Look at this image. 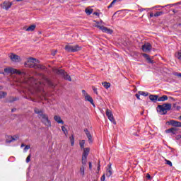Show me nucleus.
Returning a JSON list of instances; mask_svg holds the SVG:
<instances>
[{
	"mask_svg": "<svg viewBox=\"0 0 181 181\" xmlns=\"http://www.w3.org/2000/svg\"><path fill=\"white\" fill-rule=\"evenodd\" d=\"M35 114H37V118L40 120L42 124L47 127V128H50L52 127V122L49 119V115L37 107L34 108Z\"/></svg>",
	"mask_w": 181,
	"mask_h": 181,
	"instance_id": "nucleus-1",
	"label": "nucleus"
},
{
	"mask_svg": "<svg viewBox=\"0 0 181 181\" xmlns=\"http://www.w3.org/2000/svg\"><path fill=\"white\" fill-rule=\"evenodd\" d=\"M172 109V104L163 103V105H158L157 107V111L160 112L161 115H166L168 111H170Z\"/></svg>",
	"mask_w": 181,
	"mask_h": 181,
	"instance_id": "nucleus-2",
	"label": "nucleus"
},
{
	"mask_svg": "<svg viewBox=\"0 0 181 181\" xmlns=\"http://www.w3.org/2000/svg\"><path fill=\"white\" fill-rule=\"evenodd\" d=\"M52 71L53 73H54V74H57V76H63L64 80H67V81H71V76H70V75H68L67 72L64 71V70L53 69Z\"/></svg>",
	"mask_w": 181,
	"mask_h": 181,
	"instance_id": "nucleus-3",
	"label": "nucleus"
},
{
	"mask_svg": "<svg viewBox=\"0 0 181 181\" xmlns=\"http://www.w3.org/2000/svg\"><path fill=\"white\" fill-rule=\"evenodd\" d=\"M95 28H98V29L102 30L103 33H107L108 35H112L114 32L112 29L105 27L103 25H96Z\"/></svg>",
	"mask_w": 181,
	"mask_h": 181,
	"instance_id": "nucleus-4",
	"label": "nucleus"
},
{
	"mask_svg": "<svg viewBox=\"0 0 181 181\" xmlns=\"http://www.w3.org/2000/svg\"><path fill=\"white\" fill-rule=\"evenodd\" d=\"M12 5H13V2L5 1L0 4V6L1 9H4L5 11H9V9H11V8L12 7Z\"/></svg>",
	"mask_w": 181,
	"mask_h": 181,
	"instance_id": "nucleus-5",
	"label": "nucleus"
},
{
	"mask_svg": "<svg viewBox=\"0 0 181 181\" xmlns=\"http://www.w3.org/2000/svg\"><path fill=\"white\" fill-rule=\"evenodd\" d=\"M106 115L108 119L114 124V125H117V122L114 118V115H112V112L110 109L106 110Z\"/></svg>",
	"mask_w": 181,
	"mask_h": 181,
	"instance_id": "nucleus-6",
	"label": "nucleus"
},
{
	"mask_svg": "<svg viewBox=\"0 0 181 181\" xmlns=\"http://www.w3.org/2000/svg\"><path fill=\"white\" fill-rule=\"evenodd\" d=\"M141 49L143 52L148 53V52H151V50H152V45L149 42H146L142 45Z\"/></svg>",
	"mask_w": 181,
	"mask_h": 181,
	"instance_id": "nucleus-7",
	"label": "nucleus"
},
{
	"mask_svg": "<svg viewBox=\"0 0 181 181\" xmlns=\"http://www.w3.org/2000/svg\"><path fill=\"white\" fill-rule=\"evenodd\" d=\"M171 127H175V128H181V122L176 120H170L167 122Z\"/></svg>",
	"mask_w": 181,
	"mask_h": 181,
	"instance_id": "nucleus-8",
	"label": "nucleus"
},
{
	"mask_svg": "<svg viewBox=\"0 0 181 181\" xmlns=\"http://www.w3.org/2000/svg\"><path fill=\"white\" fill-rule=\"evenodd\" d=\"M9 58L11 62H14L15 63H19V62H21V57L15 54H11Z\"/></svg>",
	"mask_w": 181,
	"mask_h": 181,
	"instance_id": "nucleus-9",
	"label": "nucleus"
},
{
	"mask_svg": "<svg viewBox=\"0 0 181 181\" xmlns=\"http://www.w3.org/2000/svg\"><path fill=\"white\" fill-rule=\"evenodd\" d=\"M19 136H7L6 139V144H11V142H13L14 141H16V139H18Z\"/></svg>",
	"mask_w": 181,
	"mask_h": 181,
	"instance_id": "nucleus-10",
	"label": "nucleus"
},
{
	"mask_svg": "<svg viewBox=\"0 0 181 181\" xmlns=\"http://www.w3.org/2000/svg\"><path fill=\"white\" fill-rule=\"evenodd\" d=\"M84 132L88 139L89 144H93V136L91 135V133H90L88 129H84Z\"/></svg>",
	"mask_w": 181,
	"mask_h": 181,
	"instance_id": "nucleus-11",
	"label": "nucleus"
},
{
	"mask_svg": "<svg viewBox=\"0 0 181 181\" xmlns=\"http://www.w3.org/2000/svg\"><path fill=\"white\" fill-rule=\"evenodd\" d=\"M29 67L33 68L34 69H40V70H45V69H46L45 66L43 65H40V64H31L29 65Z\"/></svg>",
	"mask_w": 181,
	"mask_h": 181,
	"instance_id": "nucleus-12",
	"label": "nucleus"
},
{
	"mask_svg": "<svg viewBox=\"0 0 181 181\" xmlns=\"http://www.w3.org/2000/svg\"><path fill=\"white\" fill-rule=\"evenodd\" d=\"M29 82L31 83L32 86H43L42 83H40L39 81H35V78H30L29 79Z\"/></svg>",
	"mask_w": 181,
	"mask_h": 181,
	"instance_id": "nucleus-13",
	"label": "nucleus"
},
{
	"mask_svg": "<svg viewBox=\"0 0 181 181\" xmlns=\"http://www.w3.org/2000/svg\"><path fill=\"white\" fill-rule=\"evenodd\" d=\"M107 168L106 170V176L107 177H111L112 176V168H111V165H107Z\"/></svg>",
	"mask_w": 181,
	"mask_h": 181,
	"instance_id": "nucleus-14",
	"label": "nucleus"
},
{
	"mask_svg": "<svg viewBox=\"0 0 181 181\" xmlns=\"http://www.w3.org/2000/svg\"><path fill=\"white\" fill-rule=\"evenodd\" d=\"M4 73H6L7 74H15V69L11 67L5 68Z\"/></svg>",
	"mask_w": 181,
	"mask_h": 181,
	"instance_id": "nucleus-15",
	"label": "nucleus"
},
{
	"mask_svg": "<svg viewBox=\"0 0 181 181\" xmlns=\"http://www.w3.org/2000/svg\"><path fill=\"white\" fill-rule=\"evenodd\" d=\"M177 131V129L175 127L170 128L168 129L165 130L166 134H173V135H176V132Z\"/></svg>",
	"mask_w": 181,
	"mask_h": 181,
	"instance_id": "nucleus-16",
	"label": "nucleus"
},
{
	"mask_svg": "<svg viewBox=\"0 0 181 181\" xmlns=\"http://www.w3.org/2000/svg\"><path fill=\"white\" fill-rule=\"evenodd\" d=\"M159 98V95H149V100L152 101L153 103H156Z\"/></svg>",
	"mask_w": 181,
	"mask_h": 181,
	"instance_id": "nucleus-17",
	"label": "nucleus"
},
{
	"mask_svg": "<svg viewBox=\"0 0 181 181\" xmlns=\"http://www.w3.org/2000/svg\"><path fill=\"white\" fill-rule=\"evenodd\" d=\"M64 49L69 53H73V52H74V50L73 49V46L69 44L65 46Z\"/></svg>",
	"mask_w": 181,
	"mask_h": 181,
	"instance_id": "nucleus-18",
	"label": "nucleus"
},
{
	"mask_svg": "<svg viewBox=\"0 0 181 181\" xmlns=\"http://www.w3.org/2000/svg\"><path fill=\"white\" fill-rule=\"evenodd\" d=\"M54 121H56V122H57L58 124H62L63 125V124H64V122L62 119V117H60V116L58 115H55L54 117Z\"/></svg>",
	"mask_w": 181,
	"mask_h": 181,
	"instance_id": "nucleus-19",
	"label": "nucleus"
},
{
	"mask_svg": "<svg viewBox=\"0 0 181 181\" xmlns=\"http://www.w3.org/2000/svg\"><path fill=\"white\" fill-rule=\"evenodd\" d=\"M85 101H88V103H90L92 105H94V100H93V98L90 95H88L84 97Z\"/></svg>",
	"mask_w": 181,
	"mask_h": 181,
	"instance_id": "nucleus-20",
	"label": "nucleus"
},
{
	"mask_svg": "<svg viewBox=\"0 0 181 181\" xmlns=\"http://www.w3.org/2000/svg\"><path fill=\"white\" fill-rule=\"evenodd\" d=\"M88 153H90V148H83V152L82 154L83 158H87L88 156Z\"/></svg>",
	"mask_w": 181,
	"mask_h": 181,
	"instance_id": "nucleus-21",
	"label": "nucleus"
},
{
	"mask_svg": "<svg viewBox=\"0 0 181 181\" xmlns=\"http://www.w3.org/2000/svg\"><path fill=\"white\" fill-rule=\"evenodd\" d=\"M72 49H73V53H76V52H80V50H81L82 47L81 46H79L78 45H76L72 46Z\"/></svg>",
	"mask_w": 181,
	"mask_h": 181,
	"instance_id": "nucleus-22",
	"label": "nucleus"
},
{
	"mask_svg": "<svg viewBox=\"0 0 181 181\" xmlns=\"http://www.w3.org/2000/svg\"><path fill=\"white\" fill-rule=\"evenodd\" d=\"M36 29V25H31L28 28H26V32H33Z\"/></svg>",
	"mask_w": 181,
	"mask_h": 181,
	"instance_id": "nucleus-23",
	"label": "nucleus"
},
{
	"mask_svg": "<svg viewBox=\"0 0 181 181\" xmlns=\"http://www.w3.org/2000/svg\"><path fill=\"white\" fill-rule=\"evenodd\" d=\"M143 56L144 57H145V59H146L148 63H151V64H153V61L149 57V55H148L147 54H143Z\"/></svg>",
	"mask_w": 181,
	"mask_h": 181,
	"instance_id": "nucleus-24",
	"label": "nucleus"
},
{
	"mask_svg": "<svg viewBox=\"0 0 181 181\" xmlns=\"http://www.w3.org/2000/svg\"><path fill=\"white\" fill-rule=\"evenodd\" d=\"M158 101H160V102L168 101V95H164L158 98Z\"/></svg>",
	"mask_w": 181,
	"mask_h": 181,
	"instance_id": "nucleus-25",
	"label": "nucleus"
},
{
	"mask_svg": "<svg viewBox=\"0 0 181 181\" xmlns=\"http://www.w3.org/2000/svg\"><path fill=\"white\" fill-rule=\"evenodd\" d=\"M102 86H103V87H105V88H106V90H108V88H110V87H111V83H110L108 82H103Z\"/></svg>",
	"mask_w": 181,
	"mask_h": 181,
	"instance_id": "nucleus-26",
	"label": "nucleus"
},
{
	"mask_svg": "<svg viewBox=\"0 0 181 181\" xmlns=\"http://www.w3.org/2000/svg\"><path fill=\"white\" fill-rule=\"evenodd\" d=\"M6 95H8V93L0 91V100H2V98H5Z\"/></svg>",
	"mask_w": 181,
	"mask_h": 181,
	"instance_id": "nucleus-27",
	"label": "nucleus"
},
{
	"mask_svg": "<svg viewBox=\"0 0 181 181\" xmlns=\"http://www.w3.org/2000/svg\"><path fill=\"white\" fill-rule=\"evenodd\" d=\"M139 95H144V97H148V92H144V91H139Z\"/></svg>",
	"mask_w": 181,
	"mask_h": 181,
	"instance_id": "nucleus-28",
	"label": "nucleus"
},
{
	"mask_svg": "<svg viewBox=\"0 0 181 181\" xmlns=\"http://www.w3.org/2000/svg\"><path fill=\"white\" fill-rule=\"evenodd\" d=\"M69 139L71 141V146H74V135H71L70 137H69Z\"/></svg>",
	"mask_w": 181,
	"mask_h": 181,
	"instance_id": "nucleus-29",
	"label": "nucleus"
},
{
	"mask_svg": "<svg viewBox=\"0 0 181 181\" xmlns=\"http://www.w3.org/2000/svg\"><path fill=\"white\" fill-rule=\"evenodd\" d=\"M84 170H85V169H84V165L81 166V168H80V173H81V175L82 177H84V175H85Z\"/></svg>",
	"mask_w": 181,
	"mask_h": 181,
	"instance_id": "nucleus-30",
	"label": "nucleus"
},
{
	"mask_svg": "<svg viewBox=\"0 0 181 181\" xmlns=\"http://www.w3.org/2000/svg\"><path fill=\"white\" fill-rule=\"evenodd\" d=\"M85 144H86V141H85V140H82V141L79 143L81 149H85V148H84V145H85Z\"/></svg>",
	"mask_w": 181,
	"mask_h": 181,
	"instance_id": "nucleus-31",
	"label": "nucleus"
},
{
	"mask_svg": "<svg viewBox=\"0 0 181 181\" xmlns=\"http://www.w3.org/2000/svg\"><path fill=\"white\" fill-rule=\"evenodd\" d=\"M82 164L83 166L87 165V157H82Z\"/></svg>",
	"mask_w": 181,
	"mask_h": 181,
	"instance_id": "nucleus-32",
	"label": "nucleus"
},
{
	"mask_svg": "<svg viewBox=\"0 0 181 181\" xmlns=\"http://www.w3.org/2000/svg\"><path fill=\"white\" fill-rule=\"evenodd\" d=\"M161 15H163V11H158V12H156L155 14H154V16L156 18H158V16H160Z\"/></svg>",
	"mask_w": 181,
	"mask_h": 181,
	"instance_id": "nucleus-33",
	"label": "nucleus"
},
{
	"mask_svg": "<svg viewBox=\"0 0 181 181\" xmlns=\"http://www.w3.org/2000/svg\"><path fill=\"white\" fill-rule=\"evenodd\" d=\"M86 13H87V15H91V13H93V9H88L86 8L85 10Z\"/></svg>",
	"mask_w": 181,
	"mask_h": 181,
	"instance_id": "nucleus-34",
	"label": "nucleus"
},
{
	"mask_svg": "<svg viewBox=\"0 0 181 181\" xmlns=\"http://www.w3.org/2000/svg\"><path fill=\"white\" fill-rule=\"evenodd\" d=\"M18 100H19L18 98H10L9 103H13V101H18Z\"/></svg>",
	"mask_w": 181,
	"mask_h": 181,
	"instance_id": "nucleus-35",
	"label": "nucleus"
},
{
	"mask_svg": "<svg viewBox=\"0 0 181 181\" xmlns=\"http://www.w3.org/2000/svg\"><path fill=\"white\" fill-rule=\"evenodd\" d=\"M62 130L63 131V132H64V134H65V135H67V129H66V127H64V126H62Z\"/></svg>",
	"mask_w": 181,
	"mask_h": 181,
	"instance_id": "nucleus-36",
	"label": "nucleus"
},
{
	"mask_svg": "<svg viewBox=\"0 0 181 181\" xmlns=\"http://www.w3.org/2000/svg\"><path fill=\"white\" fill-rule=\"evenodd\" d=\"M36 62V59L35 58H29L28 61L27 62V63H34V62Z\"/></svg>",
	"mask_w": 181,
	"mask_h": 181,
	"instance_id": "nucleus-37",
	"label": "nucleus"
},
{
	"mask_svg": "<svg viewBox=\"0 0 181 181\" xmlns=\"http://www.w3.org/2000/svg\"><path fill=\"white\" fill-rule=\"evenodd\" d=\"M31 156H32V155H31V154H29V155L28 156V157L26 158L25 161H26L27 163H29V162H30V158H31Z\"/></svg>",
	"mask_w": 181,
	"mask_h": 181,
	"instance_id": "nucleus-38",
	"label": "nucleus"
},
{
	"mask_svg": "<svg viewBox=\"0 0 181 181\" xmlns=\"http://www.w3.org/2000/svg\"><path fill=\"white\" fill-rule=\"evenodd\" d=\"M165 162H166V165H168L169 166H170V168H172V166H173V165L172 164V162L170 160H165Z\"/></svg>",
	"mask_w": 181,
	"mask_h": 181,
	"instance_id": "nucleus-39",
	"label": "nucleus"
},
{
	"mask_svg": "<svg viewBox=\"0 0 181 181\" xmlns=\"http://www.w3.org/2000/svg\"><path fill=\"white\" fill-rule=\"evenodd\" d=\"M14 74H18L19 76H21V74H22V71H21L18 69H15Z\"/></svg>",
	"mask_w": 181,
	"mask_h": 181,
	"instance_id": "nucleus-40",
	"label": "nucleus"
},
{
	"mask_svg": "<svg viewBox=\"0 0 181 181\" xmlns=\"http://www.w3.org/2000/svg\"><path fill=\"white\" fill-rule=\"evenodd\" d=\"M173 76H175L176 77H181V73L174 72Z\"/></svg>",
	"mask_w": 181,
	"mask_h": 181,
	"instance_id": "nucleus-41",
	"label": "nucleus"
},
{
	"mask_svg": "<svg viewBox=\"0 0 181 181\" xmlns=\"http://www.w3.org/2000/svg\"><path fill=\"white\" fill-rule=\"evenodd\" d=\"M146 179H148V180H152V177H151V175H149V173H147L146 175Z\"/></svg>",
	"mask_w": 181,
	"mask_h": 181,
	"instance_id": "nucleus-42",
	"label": "nucleus"
},
{
	"mask_svg": "<svg viewBox=\"0 0 181 181\" xmlns=\"http://www.w3.org/2000/svg\"><path fill=\"white\" fill-rule=\"evenodd\" d=\"M92 90H93L95 94H98V91H97V88H95V86H92Z\"/></svg>",
	"mask_w": 181,
	"mask_h": 181,
	"instance_id": "nucleus-43",
	"label": "nucleus"
},
{
	"mask_svg": "<svg viewBox=\"0 0 181 181\" xmlns=\"http://www.w3.org/2000/svg\"><path fill=\"white\" fill-rule=\"evenodd\" d=\"M48 84L49 87H54V84H53V82H52V81H48Z\"/></svg>",
	"mask_w": 181,
	"mask_h": 181,
	"instance_id": "nucleus-44",
	"label": "nucleus"
},
{
	"mask_svg": "<svg viewBox=\"0 0 181 181\" xmlns=\"http://www.w3.org/2000/svg\"><path fill=\"white\" fill-rule=\"evenodd\" d=\"M82 94L83 95V97L85 98L86 95H88V93H87V92L84 90H82Z\"/></svg>",
	"mask_w": 181,
	"mask_h": 181,
	"instance_id": "nucleus-45",
	"label": "nucleus"
},
{
	"mask_svg": "<svg viewBox=\"0 0 181 181\" xmlns=\"http://www.w3.org/2000/svg\"><path fill=\"white\" fill-rule=\"evenodd\" d=\"M29 149H30V146H29V145L25 146L24 148V151H28Z\"/></svg>",
	"mask_w": 181,
	"mask_h": 181,
	"instance_id": "nucleus-46",
	"label": "nucleus"
},
{
	"mask_svg": "<svg viewBox=\"0 0 181 181\" xmlns=\"http://www.w3.org/2000/svg\"><path fill=\"white\" fill-rule=\"evenodd\" d=\"M101 181H105V174H103L100 178Z\"/></svg>",
	"mask_w": 181,
	"mask_h": 181,
	"instance_id": "nucleus-47",
	"label": "nucleus"
},
{
	"mask_svg": "<svg viewBox=\"0 0 181 181\" xmlns=\"http://www.w3.org/2000/svg\"><path fill=\"white\" fill-rule=\"evenodd\" d=\"M56 53H57V50H54L52 52V56H56Z\"/></svg>",
	"mask_w": 181,
	"mask_h": 181,
	"instance_id": "nucleus-48",
	"label": "nucleus"
},
{
	"mask_svg": "<svg viewBox=\"0 0 181 181\" xmlns=\"http://www.w3.org/2000/svg\"><path fill=\"white\" fill-rule=\"evenodd\" d=\"M115 2H117L116 1L113 0L111 3L110 5H112V6H114V5H115Z\"/></svg>",
	"mask_w": 181,
	"mask_h": 181,
	"instance_id": "nucleus-49",
	"label": "nucleus"
},
{
	"mask_svg": "<svg viewBox=\"0 0 181 181\" xmlns=\"http://www.w3.org/2000/svg\"><path fill=\"white\" fill-rule=\"evenodd\" d=\"M146 8H139V12H144V11H146Z\"/></svg>",
	"mask_w": 181,
	"mask_h": 181,
	"instance_id": "nucleus-50",
	"label": "nucleus"
},
{
	"mask_svg": "<svg viewBox=\"0 0 181 181\" xmlns=\"http://www.w3.org/2000/svg\"><path fill=\"white\" fill-rule=\"evenodd\" d=\"M137 100H141L139 94H136Z\"/></svg>",
	"mask_w": 181,
	"mask_h": 181,
	"instance_id": "nucleus-51",
	"label": "nucleus"
},
{
	"mask_svg": "<svg viewBox=\"0 0 181 181\" xmlns=\"http://www.w3.org/2000/svg\"><path fill=\"white\" fill-rule=\"evenodd\" d=\"M175 138L177 140H179L181 139V135H177Z\"/></svg>",
	"mask_w": 181,
	"mask_h": 181,
	"instance_id": "nucleus-52",
	"label": "nucleus"
},
{
	"mask_svg": "<svg viewBox=\"0 0 181 181\" xmlns=\"http://www.w3.org/2000/svg\"><path fill=\"white\" fill-rule=\"evenodd\" d=\"M93 15H95L96 16H99L100 13L98 12H94Z\"/></svg>",
	"mask_w": 181,
	"mask_h": 181,
	"instance_id": "nucleus-53",
	"label": "nucleus"
},
{
	"mask_svg": "<svg viewBox=\"0 0 181 181\" xmlns=\"http://www.w3.org/2000/svg\"><path fill=\"white\" fill-rule=\"evenodd\" d=\"M92 168H93V166H92V165H91V162H89V169H92Z\"/></svg>",
	"mask_w": 181,
	"mask_h": 181,
	"instance_id": "nucleus-54",
	"label": "nucleus"
},
{
	"mask_svg": "<svg viewBox=\"0 0 181 181\" xmlns=\"http://www.w3.org/2000/svg\"><path fill=\"white\" fill-rule=\"evenodd\" d=\"M153 16H155V15H153V13H150V18H153Z\"/></svg>",
	"mask_w": 181,
	"mask_h": 181,
	"instance_id": "nucleus-55",
	"label": "nucleus"
},
{
	"mask_svg": "<svg viewBox=\"0 0 181 181\" xmlns=\"http://www.w3.org/2000/svg\"><path fill=\"white\" fill-rule=\"evenodd\" d=\"M110 8H112V4H110L108 6H107V8L110 9Z\"/></svg>",
	"mask_w": 181,
	"mask_h": 181,
	"instance_id": "nucleus-56",
	"label": "nucleus"
},
{
	"mask_svg": "<svg viewBox=\"0 0 181 181\" xmlns=\"http://www.w3.org/2000/svg\"><path fill=\"white\" fill-rule=\"evenodd\" d=\"M15 111H16V108H13L11 110V112H15Z\"/></svg>",
	"mask_w": 181,
	"mask_h": 181,
	"instance_id": "nucleus-57",
	"label": "nucleus"
},
{
	"mask_svg": "<svg viewBox=\"0 0 181 181\" xmlns=\"http://www.w3.org/2000/svg\"><path fill=\"white\" fill-rule=\"evenodd\" d=\"M23 146H25V144H21V148H23Z\"/></svg>",
	"mask_w": 181,
	"mask_h": 181,
	"instance_id": "nucleus-58",
	"label": "nucleus"
},
{
	"mask_svg": "<svg viewBox=\"0 0 181 181\" xmlns=\"http://www.w3.org/2000/svg\"><path fill=\"white\" fill-rule=\"evenodd\" d=\"M116 2H121V0H115Z\"/></svg>",
	"mask_w": 181,
	"mask_h": 181,
	"instance_id": "nucleus-59",
	"label": "nucleus"
},
{
	"mask_svg": "<svg viewBox=\"0 0 181 181\" xmlns=\"http://www.w3.org/2000/svg\"><path fill=\"white\" fill-rule=\"evenodd\" d=\"M98 170H100V165L98 166Z\"/></svg>",
	"mask_w": 181,
	"mask_h": 181,
	"instance_id": "nucleus-60",
	"label": "nucleus"
},
{
	"mask_svg": "<svg viewBox=\"0 0 181 181\" xmlns=\"http://www.w3.org/2000/svg\"><path fill=\"white\" fill-rule=\"evenodd\" d=\"M0 74H5V72H0Z\"/></svg>",
	"mask_w": 181,
	"mask_h": 181,
	"instance_id": "nucleus-61",
	"label": "nucleus"
},
{
	"mask_svg": "<svg viewBox=\"0 0 181 181\" xmlns=\"http://www.w3.org/2000/svg\"><path fill=\"white\" fill-rule=\"evenodd\" d=\"M170 98L171 100H173V97H170Z\"/></svg>",
	"mask_w": 181,
	"mask_h": 181,
	"instance_id": "nucleus-62",
	"label": "nucleus"
},
{
	"mask_svg": "<svg viewBox=\"0 0 181 181\" xmlns=\"http://www.w3.org/2000/svg\"><path fill=\"white\" fill-rule=\"evenodd\" d=\"M178 26H181V23H179V24H178Z\"/></svg>",
	"mask_w": 181,
	"mask_h": 181,
	"instance_id": "nucleus-63",
	"label": "nucleus"
},
{
	"mask_svg": "<svg viewBox=\"0 0 181 181\" xmlns=\"http://www.w3.org/2000/svg\"><path fill=\"white\" fill-rule=\"evenodd\" d=\"M28 64V63H25V65Z\"/></svg>",
	"mask_w": 181,
	"mask_h": 181,
	"instance_id": "nucleus-64",
	"label": "nucleus"
}]
</instances>
